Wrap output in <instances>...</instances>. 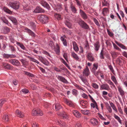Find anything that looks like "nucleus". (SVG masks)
Segmentation results:
<instances>
[{"mask_svg":"<svg viewBox=\"0 0 127 127\" xmlns=\"http://www.w3.org/2000/svg\"><path fill=\"white\" fill-rule=\"evenodd\" d=\"M38 20L44 24L46 23L49 19L48 16L45 15H41L39 16L38 17Z\"/></svg>","mask_w":127,"mask_h":127,"instance_id":"f257e3e1","label":"nucleus"},{"mask_svg":"<svg viewBox=\"0 0 127 127\" xmlns=\"http://www.w3.org/2000/svg\"><path fill=\"white\" fill-rule=\"evenodd\" d=\"M78 23L81 27L85 29H88L89 28V26L84 21L81 19L78 22Z\"/></svg>","mask_w":127,"mask_h":127,"instance_id":"f03ea898","label":"nucleus"},{"mask_svg":"<svg viewBox=\"0 0 127 127\" xmlns=\"http://www.w3.org/2000/svg\"><path fill=\"white\" fill-rule=\"evenodd\" d=\"M9 5L11 7L14 9H18L19 7L20 3L17 1L12 2H10Z\"/></svg>","mask_w":127,"mask_h":127,"instance_id":"7ed1b4c3","label":"nucleus"},{"mask_svg":"<svg viewBox=\"0 0 127 127\" xmlns=\"http://www.w3.org/2000/svg\"><path fill=\"white\" fill-rule=\"evenodd\" d=\"M32 114L33 116H36L37 115L42 116L43 115L42 111H41L39 109L36 110L35 109H33L32 110Z\"/></svg>","mask_w":127,"mask_h":127,"instance_id":"20e7f679","label":"nucleus"},{"mask_svg":"<svg viewBox=\"0 0 127 127\" xmlns=\"http://www.w3.org/2000/svg\"><path fill=\"white\" fill-rule=\"evenodd\" d=\"M38 60L40 61L42 63L45 65H49V63L48 61L44 57H43L41 56H39L38 58Z\"/></svg>","mask_w":127,"mask_h":127,"instance_id":"39448f33","label":"nucleus"},{"mask_svg":"<svg viewBox=\"0 0 127 127\" xmlns=\"http://www.w3.org/2000/svg\"><path fill=\"white\" fill-rule=\"evenodd\" d=\"M2 64L3 66L6 69L10 70H14V68H15L16 70H17L18 69L17 68H14L8 63H3Z\"/></svg>","mask_w":127,"mask_h":127,"instance_id":"423d86ee","label":"nucleus"},{"mask_svg":"<svg viewBox=\"0 0 127 127\" xmlns=\"http://www.w3.org/2000/svg\"><path fill=\"white\" fill-rule=\"evenodd\" d=\"M9 62L12 64L16 66H18L20 64L19 61L17 60L12 59L9 61Z\"/></svg>","mask_w":127,"mask_h":127,"instance_id":"0eeeda50","label":"nucleus"},{"mask_svg":"<svg viewBox=\"0 0 127 127\" xmlns=\"http://www.w3.org/2000/svg\"><path fill=\"white\" fill-rule=\"evenodd\" d=\"M40 3L43 6L46 7L48 9L50 8L49 5L47 3V2L44 0H41L40 1Z\"/></svg>","mask_w":127,"mask_h":127,"instance_id":"6e6552de","label":"nucleus"},{"mask_svg":"<svg viewBox=\"0 0 127 127\" xmlns=\"http://www.w3.org/2000/svg\"><path fill=\"white\" fill-rule=\"evenodd\" d=\"M87 57L88 60L92 62L95 60L94 58L93 55L91 53H89L87 54Z\"/></svg>","mask_w":127,"mask_h":127,"instance_id":"1a4fd4ad","label":"nucleus"},{"mask_svg":"<svg viewBox=\"0 0 127 127\" xmlns=\"http://www.w3.org/2000/svg\"><path fill=\"white\" fill-rule=\"evenodd\" d=\"M56 122L58 124H59L62 127H68L66 124L63 123L60 120L57 119Z\"/></svg>","mask_w":127,"mask_h":127,"instance_id":"9d476101","label":"nucleus"},{"mask_svg":"<svg viewBox=\"0 0 127 127\" xmlns=\"http://www.w3.org/2000/svg\"><path fill=\"white\" fill-rule=\"evenodd\" d=\"M65 102L70 107H74V106L73 102L71 100L65 99L64 100Z\"/></svg>","mask_w":127,"mask_h":127,"instance_id":"9b49d317","label":"nucleus"},{"mask_svg":"<svg viewBox=\"0 0 127 127\" xmlns=\"http://www.w3.org/2000/svg\"><path fill=\"white\" fill-rule=\"evenodd\" d=\"M110 89L109 86L107 84H103L100 86V89L108 90Z\"/></svg>","mask_w":127,"mask_h":127,"instance_id":"f8f14e48","label":"nucleus"},{"mask_svg":"<svg viewBox=\"0 0 127 127\" xmlns=\"http://www.w3.org/2000/svg\"><path fill=\"white\" fill-rule=\"evenodd\" d=\"M90 72L89 69L88 67L86 66L83 72V75L86 76H88L90 74Z\"/></svg>","mask_w":127,"mask_h":127,"instance_id":"ddd939ff","label":"nucleus"},{"mask_svg":"<svg viewBox=\"0 0 127 127\" xmlns=\"http://www.w3.org/2000/svg\"><path fill=\"white\" fill-rule=\"evenodd\" d=\"M80 14L82 18L86 20L88 18V16L86 14L81 10H80Z\"/></svg>","mask_w":127,"mask_h":127,"instance_id":"4468645a","label":"nucleus"},{"mask_svg":"<svg viewBox=\"0 0 127 127\" xmlns=\"http://www.w3.org/2000/svg\"><path fill=\"white\" fill-rule=\"evenodd\" d=\"M80 77L81 79L84 84L88 86H89V84L87 82L86 77L81 76Z\"/></svg>","mask_w":127,"mask_h":127,"instance_id":"2eb2a0df","label":"nucleus"},{"mask_svg":"<svg viewBox=\"0 0 127 127\" xmlns=\"http://www.w3.org/2000/svg\"><path fill=\"white\" fill-rule=\"evenodd\" d=\"M57 78L59 80L61 81L64 83H68V82L67 80L65 79L64 77L62 76H58Z\"/></svg>","mask_w":127,"mask_h":127,"instance_id":"dca6fc26","label":"nucleus"},{"mask_svg":"<svg viewBox=\"0 0 127 127\" xmlns=\"http://www.w3.org/2000/svg\"><path fill=\"white\" fill-rule=\"evenodd\" d=\"M33 12L36 13L44 12V11L41 7H37L34 10Z\"/></svg>","mask_w":127,"mask_h":127,"instance_id":"f3484780","label":"nucleus"},{"mask_svg":"<svg viewBox=\"0 0 127 127\" xmlns=\"http://www.w3.org/2000/svg\"><path fill=\"white\" fill-rule=\"evenodd\" d=\"M58 115L60 116V117L62 118L65 119L68 117L67 115L64 112H63L62 113H58Z\"/></svg>","mask_w":127,"mask_h":127,"instance_id":"a211bd4d","label":"nucleus"},{"mask_svg":"<svg viewBox=\"0 0 127 127\" xmlns=\"http://www.w3.org/2000/svg\"><path fill=\"white\" fill-rule=\"evenodd\" d=\"M72 112L74 115L77 118H80L81 116V114L77 110H73L72 111Z\"/></svg>","mask_w":127,"mask_h":127,"instance_id":"6ab92c4d","label":"nucleus"},{"mask_svg":"<svg viewBox=\"0 0 127 127\" xmlns=\"http://www.w3.org/2000/svg\"><path fill=\"white\" fill-rule=\"evenodd\" d=\"M16 113L18 116L20 118H22L24 117V114L18 110H17L16 111Z\"/></svg>","mask_w":127,"mask_h":127,"instance_id":"aec40b11","label":"nucleus"},{"mask_svg":"<svg viewBox=\"0 0 127 127\" xmlns=\"http://www.w3.org/2000/svg\"><path fill=\"white\" fill-rule=\"evenodd\" d=\"M25 30L32 36L33 37H35V34L30 29L28 28H26L25 29Z\"/></svg>","mask_w":127,"mask_h":127,"instance_id":"412c9836","label":"nucleus"},{"mask_svg":"<svg viewBox=\"0 0 127 127\" xmlns=\"http://www.w3.org/2000/svg\"><path fill=\"white\" fill-rule=\"evenodd\" d=\"M100 44L98 41H97L94 44L95 50L98 51L100 48Z\"/></svg>","mask_w":127,"mask_h":127,"instance_id":"4be33fe9","label":"nucleus"},{"mask_svg":"<svg viewBox=\"0 0 127 127\" xmlns=\"http://www.w3.org/2000/svg\"><path fill=\"white\" fill-rule=\"evenodd\" d=\"M8 18L15 25L17 24V20L15 18L12 16H9Z\"/></svg>","mask_w":127,"mask_h":127,"instance_id":"5701e85b","label":"nucleus"},{"mask_svg":"<svg viewBox=\"0 0 127 127\" xmlns=\"http://www.w3.org/2000/svg\"><path fill=\"white\" fill-rule=\"evenodd\" d=\"M73 48L74 51L76 52H78L79 50V48L75 42L74 41L73 42Z\"/></svg>","mask_w":127,"mask_h":127,"instance_id":"b1692460","label":"nucleus"},{"mask_svg":"<svg viewBox=\"0 0 127 127\" xmlns=\"http://www.w3.org/2000/svg\"><path fill=\"white\" fill-rule=\"evenodd\" d=\"M111 79L117 87V86H118L119 84L115 77L114 76H111Z\"/></svg>","mask_w":127,"mask_h":127,"instance_id":"393cba45","label":"nucleus"},{"mask_svg":"<svg viewBox=\"0 0 127 127\" xmlns=\"http://www.w3.org/2000/svg\"><path fill=\"white\" fill-rule=\"evenodd\" d=\"M105 54V52L104 51L103 49L102 48L99 55V57L101 59H104V56Z\"/></svg>","mask_w":127,"mask_h":127,"instance_id":"a878e982","label":"nucleus"},{"mask_svg":"<svg viewBox=\"0 0 127 127\" xmlns=\"http://www.w3.org/2000/svg\"><path fill=\"white\" fill-rule=\"evenodd\" d=\"M90 122L91 124L93 125H96L98 124V122L95 119H92L91 120Z\"/></svg>","mask_w":127,"mask_h":127,"instance_id":"bb28decb","label":"nucleus"},{"mask_svg":"<svg viewBox=\"0 0 127 127\" xmlns=\"http://www.w3.org/2000/svg\"><path fill=\"white\" fill-rule=\"evenodd\" d=\"M28 58L30 59L31 61L34 62L37 64H39L40 65H41V64H40L39 62L37 60L29 56Z\"/></svg>","mask_w":127,"mask_h":127,"instance_id":"cd10ccee","label":"nucleus"},{"mask_svg":"<svg viewBox=\"0 0 127 127\" xmlns=\"http://www.w3.org/2000/svg\"><path fill=\"white\" fill-rule=\"evenodd\" d=\"M118 90L119 91L121 95L122 96L124 95L125 94V92L122 89L120 86H117Z\"/></svg>","mask_w":127,"mask_h":127,"instance_id":"c85d7f7f","label":"nucleus"},{"mask_svg":"<svg viewBox=\"0 0 127 127\" xmlns=\"http://www.w3.org/2000/svg\"><path fill=\"white\" fill-rule=\"evenodd\" d=\"M71 56L76 60H78L79 59V57H78L77 54H75L74 52H71Z\"/></svg>","mask_w":127,"mask_h":127,"instance_id":"c756f323","label":"nucleus"},{"mask_svg":"<svg viewBox=\"0 0 127 127\" xmlns=\"http://www.w3.org/2000/svg\"><path fill=\"white\" fill-rule=\"evenodd\" d=\"M20 61L22 63L23 66H27L28 64V62L23 59H20Z\"/></svg>","mask_w":127,"mask_h":127,"instance_id":"7c9ffc66","label":"nucleus"},{"mask_svg":"<svg viewBox=\"0 0 127 127\" xmlns=\"http://www.w3.org/2000/svg\"><path fill=\"white\" fill-rule=\"evenodd\" d=\"M80 104L82 106H85L86 107L88 105L87 102L86 101H84L82 100L80 101Z\"/></svg>","mask_w":127,"mask_h":127,"instance_id":"2f4dec72","label":"nucleus"},{"mask_svg":"<svg viewBox=\"0 0 127 127\" xmlns=\"http://www.w3.org/2000/svg\"><path fill=\"white\" fill-rule=\"evenodd\" d=\"M61 39L63 42L64 45V46H67V42L66 39L63 36H62L61 38Z\"/></svg>","mask_w":127,"mask_h":127,"instance_id":"473e14b6","label":"nucleus"},{"mask_svg":"<svg viewBox=\"0 0 127 127\" xmlns=\"http://www.w3.org/2000/svg\"><path fill=\"white\" fill-rule=\"evenodd\" d=\"M93 68L92 71L93 72H94L96 70L98 67V64L97 63H94L93 64Z\"/></svg>","mask_w":127,"mask_h":127,"instance_id":"72a5a7b5","label":"nucleus"},{"mask_svg":"<svg viewBox=\"0 0 127 127\" xmlns=\"http://www.w3.org/2000/svg\"><path fill=\"white\" fill-rule=\"evenodd\" d=\"M54 16L58 20H61L62 19L61 16L58 14L56 13L54 14Z\"/></svg>","mask_w":127,"mask_h":127,"instance_id":"f704fd0d","label":"nucleus"},{"mask_svg":"<svg viewBox=\"0 0 127 127\" xmlns=\"http://www.w3.org/2000/svg\"><path fill=\"white\" fill-rule=\"evenodd\" d=\"M55 51L57 54H59L60 52V47L58 44H56V48Z\"/></svg>","mask_w":127,"mask_h":127,"instance_id":"c9c22d12","label":"nucleus"},{"mask_svg":"<svg viewBox=\"0 0 127 127\" xmlns=\"http://www.w3.org/2000/svg\"><path fill=\"white\" fill-rule=\"evenodd\" d=\"M65 25L69 28L71 29L72 27V24L69 22L66 21L65 22Z\"/></svg>","mask_w":127,"mask_h":127,"instance_id":"e433bc0d","label":"nucleus"},{"mask_svg":"<svg viewBox=\"0 0 127 127\" xmlns=\"http://www.w3.org/2000/svg\"><path fill=\"white\" fill-rule=\"evenodd\" d=\"M16 44L19 46L23 49L24 50H26V48L21 43L19 42H17Z\"/></svg>","mask_w":127,"mask_h":127,"instance_id":"4c0bfd02","label":"nucleus"},{"mask_svg":"<svg viewBox=\"0 0 127 127\" xmlns=\"http://www.w3.org/2000/svg\"><path fill=\"white\" fill-rule=\"evenodd\" d=\"M55 109L56 110H58L61 109L62 107L59 103H56L55 105Z\"/></svg>","mask_w":127,"mask_h":127,"instance_id":"58836bf2","label":"nucleus"},{"mask_svg":"<svg viewBox=\"0 0 127 127\" xmlns=\"http://www.w3.org/2000/svg\"><path fill=\"white\" fill-rule=\"evenodd\" d=\"M110 104L113 109L115 110L116 112H117V110L114 104L112 102H110Z\"/></svg>","mask_w":127,"mask_h":127,"instance_id":"ea45409f","label":"nucleus"},{"mask_svg":"<svg viewBox=\"0 0 127 127\" xmlns=\"http://www.w3.org/2000/svg\"><path fill=\"white\" fill-rule=\"evenodd\" d=\"M81 111L82 113L85 115H89L90 114V111L89 110H81Z\"/></svg>","mask_w":127,"mask_h":127,"instance_id":"a19ab883","label":"nucleus"},{"mask_svg":"<svg viewBox=\"0 0 127 127\" xmlns=\"http://www.w3.org/2000/svg\"><path fill=\"white\" fill-rule=\"evenodd\" d=\"M115 43H116L121 48L124 49H126V47L120 43H119L118 42L116 41Z\"/></svg>","mask_w":127,"mask_h":127,"instance_id":"79ce46f5","label":"nucleus"},{"mask_svg":"<svg viewBox=\"0 0 127 127\" xmlns=\"http://www.w3.org/2000/svg\"><path fill=\"white\" fill-rule=\"evenodd\" d=\"M106 107L107 109L108 110V112L110 113H111L112 112V110L109 104L107 103L106 105Z\"/></svg>","mask_w":127,"mask_h":127,"instance_id":"37998d69","label":"nucleus"},{"mask_svg":"<svg viewBox=\"0 0 127 127\" xmlns=\"http://www.w3.org/2000/svg\"><path fill=\"white\" fill-rule=\"evenodd\" d=\"M3 30L4 33H5L9 32L10 31L9 29L7 27H5L3 28Z\"/></svg>","mask_w":127,"mask_h":127,"instance_id":"c03bdc74","label":"nucleus"},{"mask_svg":"<svg viewBox=\"0 0 127 127\" xmlns=\"http://www.w3.org/2000/svg\"><path fill=\"white\" fill-rule=\"evenodd\" d=\"M108 11V9L106 8H103L102 12V14L104 15H105L106 13H107Z\"/></svg>","mask_w":127,"mask_h":127,"instance_id":"a18cd8bd","label":"nucleus"},{"mask_svg":"<svg viewBox=\"0 0 127 127\" xmlns=\"http://www.w3.org/2000/svg\"><path fill=\"white\" fill-rule=\"evenodd\" d=\"M1 19L4 23L6 24L7 25H8V24H9L8 21L5 19L4 17H1Z\"/></svg>","mask_w":127,"mask_h":127,"instance_id":"49530a36","label":"nucleus"},{"mask_svg":"<svg viewBox=\"0 0 127 127\" xmlns=\"http://www.w3.org/2000/svg\"><path fill=\"white\" fill-rule=\"evenodd\" d=\"M114 117L115 118L118 120L119 122L120 123H121V120L120 118L115 114H114Z\"/></svg>","mask_w":127,"mask_h":127,"instance_id":"de8ad7c7","label":"nucleus"},{"mask_svg":"<svg viewBox=\"0 0 127 127\" xmlns=\"http://www.w3.org/2000/svg\"><path fill=\"white\" fill-rule=\"evenodd\" d=\"M3 10L4 11L9 14L12 13V11L6 7H4L3 8Z\"/></svg>","mask_w":127,"mask_h":127,"instance_id":"09e8293b","label":"nucleus"},{"mask_svg":"<svg viewBox=\"0 0 127 127\" xmlns=\"http://www.w3.org/2000/svg\"><path fill=\"white\" fill-rule=\"evenodd\" d=\"M9 116L8 115H5L3 117V119L5 122H6L9 120Z\"/></svg>","mask_w":127,"mask_h":127,"instance_id":"8fccbe9b","label":"nucleus"},{"mask_svg":"<svg viewBox=\"0 0 127 127\" xmlns=\"http://www.w3.org/2000/svg\"><path fill=\"white\" fill-rule=\"evenodd\" d=\"M62 5L60 4H58L56 7V8L59 11H61L62 9Z\"/></svg>","mask_w":127,"mask_h":127,"instance_id":"3c124183","label":"nucleus"},{"mask_svg":"<svg viewBox=\"0 0 127 127\" xmlns=\"http://www.w3.org/2000/svg\"><path fill=\"white\" fill-rule=\"evenodd\" d=\"M29 92V91L26 89H24L20 91L21 93L23 92L24 94H27Z\"/></svg>","mask_w":127,"mask_h":127,"instance_id":"603ef678","label":"nucleus"},{"mask_svg":"<svg viewBox=\"0 0 127 127\" xmlns=\"http://www.w3.org/2000/svg\"><path fill=\"white\" fill-rule=\"evenodd\" d=\"M71 10L74 13H75L76 12L77 10L76 8L74 6L71 5Z\"/></svg>","mask_w":127,"mask_h":127,"instance_id":"864d4df0","label":"nucleus"},{"mask_svg":"<svg viewBox=\"0 0 127 127\" xmlns=\"http://www.w3.org/2000/svg\"><path fill=\"white\" fill-rule=\"evenodd\" d=\"M106 81L110 85L114 87L115 86V85L110 80H107Z\"/></svg>","mask_w":127,"mask_h":127,"instance_id":"5fc2aeb1","label":"nucleus"},{"mask_svg":"<svg viewBox=\"0 0 127 127\" xmlns=\"http://www.w3.org/2000/svg\"><path fill=\"white\" fill-rule=\"evenodd\" d=\"M92 86L95 89H97L99 87L95 83H92Z\"/></svg>","mask_w":127,"mask_h":127,"instance_id":"6e6d98bb","label":"nucleus"},{"mask_svg":"<svg viewBox=\"0 0 127 127\" xmlns=\"http://www.w3.org/2000/svg\"><path fill=\"white\" fill-rule=\"evenodd\" d=\"M102 5L103 6H108L109 5V4L106 0H103V1H102Z\"/></svg>","mask_w":127,"mask_h":127,"instance_id":"4d7b16f0","label":"nucleus"},{"mask_svg":"<svg viewBox=\"0 0 127 127\" xmlns=\"http://www.w3.org/2000/svg\"><path fill=\"white\" fill-rule=\"evenodd\" d=\"M75 86L78 89L84 91L83 88H82L81 86H79L77 84H75Z\"/></svg>","mask_w":127,"mask_h":127,"instance_id":"13d9d810","label":"nucleus"},{"mask_svg":"<svg viewBox=\"0 0 127 127\" xmlns=\"http://www.w3.org/2000/svg\"><path fill=\"white\" fill-rule=\"evenodd\" d=\"M6 101L5 99H2L0 100V107H1L2 105Z\"/></svg>","mask_w":127,"mask_h":127,"instance_id":"bf43d9fd","label":"nucleus"},{"mask_svg":"<svg viewBox=\"0 0 127 127\" xmlns=\"http://www.w3.org/2000/svg\"><path fill=\"white\" fill-rule=\"evenodd\" d=\"M72 93L73 95H76L77 94V91L75 89H73L72 90Z\"/></svg>","mask_w":127,"mask_h":127,"instance_id":"052dcab7","label":"nucleus"},{"mask_svg":"<svg viewBox=\"0 0 127 127\" xmlns=\"http://www.w3.org/2000/svg\"><path fill=\"white\" fill-rule=\"evenodd\" d=\"M93 20L97 26H100V25L99 24V22H98V21L95 18H94Z\"/></svg>","mask_w":127,"mask_h":127,"instance_id":"680f3d73","label":"nucleus"},{"mask_svg":"<svg viewBox=\"0 0 127 127\" xmlns=\"http://www.w3.org/2000/svg\"><path fill=\"white\" fill-rule=\"evenodd\" d=\"M112 43L115 49L117 50H120V49L113 42Z\"/></svg>","mask_w":127,"mask_h":127,"instance_id":"e2e57ef3","label":"nucleus"},{"mask_svg":"<svg viewBox=\"0 0 127 127\" xmlns=\"http://www.w3.org/2000/svg\"><path fill=\"white\" fill-rule=\"evenodd\" d=\"M108 68H109L110 70L113 73H114V70L113 69V68L112 66L111 65H110L108 66Z\"/></svg>","mask_w":127,"mask_h":127,"instance_id":"0e129e2a","label":"nucleus"},{"mask_svg":"<svg viewBox=\"0 0 127 127\" xmlns=\"http://www.w3.org/2000/svg\"><path fill=\"white\" fill-rule=\"evenodd\" d=\"M63 57L67 61V54L66 53H64L63 55Z\"/></svg>","mask_w":127,"mask_h":127,"instance_id":"69168bd1","label":"nucleus"},{"mask_svg":"<svg viewBox=\"0 0 127 127\" xmlns=\"http://www.w3.org/2000/svg\"><path fill=\"white\" fill-rule=\"evenodd\" d=\"M112 57L115 58L117 57L116 53L115 52H112L111 53Z\"/></svg>","mask_w":127,"mask_h":127,"instance_id":"338daca9","label":"nucleus"},{"mask_svg":"<svg viewBox=\"0 0 127 127\" xmlns=\"http://www.w3.org/2000/svg\"><path fill=\"white\" fill-rule=\"evenodd\" d=\"M23 8L26 11H28L29 9V6L28 5L24 6Z\"/></svg>","mask_w":127,"mask_h":127,"instance_id":"774afa93","label":"nucleus"}]
</instances>
